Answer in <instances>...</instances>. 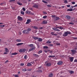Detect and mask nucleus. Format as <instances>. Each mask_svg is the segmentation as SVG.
Listing matches in <instances>:
<instances>
[{"mask_svg": "<svg viewBox=\"0 0 77 77\" xmlns=\"http://www.w3.org/2000/svg\"><path fill=\"white\" fill-rule=\"evenodd\" d=\"M52 18H54V20H59L60 19V18H59V17H56V16L55 15H52Z\"/></svg>", "mask_w": 77, "mask_h": 77, "instance_id": "f257e3e1", "label": "nucleus"}, {"mask_svg": "<svg viewBox=\"0 0 77 77\" xmlns=\"http://www.w3.org/2000/svg\"><path fill=\"white\" fill-rule=\"evenodd\" d=\"M23 33L24 34H29V32H28L27 30H25L23 31Z\"/></svg>", "mask_w": 77, "mask_h": 77, "instance_id": "f03ea898", "label": "nucleus"}, {"mask_svg": "<svg viewBox=\"0 0 77 77\" xmlns=\"http://www.w3.org/2000/svg\"><path fill=\"white\" fill-rule=\"evenodd\" d=\"M63 61H59L57 63V64L58 65H62L63 64Z\"/></svg>", "mask_w": 77, "mask_h": 77, "instance_id": "7ed1b4c3", "label": "nucleus"}, {"mask_svg": "<svg viewBox=\"0 0 77 77\" xmlns=\"http://www.w3.org/2000/svg\"><path fill=\"white\" fill-rule=\"evenodd\" d=\"M68 35V32L67 31L65 32L64 34L63 35V36H67Z\"/></svg>", "mask_w": 77, "mask_h": 77, "instance_id": "20e7f679", "label": "nucleus"}, {"mask_svg": "<svg viewBox=\"0 0 77 77\" xmlns=\"http://www.w3.org/2000/svg\"><path fill=\"white\" fill-rule=\"evenodd\" d=\"M30 22H32V21H31V20L30 19H28L27 20V22H26V24H29Z\"/></svg>", "mask_w": 77, "mask_h": 77, "instance_id": "39448f33", "label": "nucleus"}, {"mask_svg": "<svg viewBox=\"0 0 77 77\" xmlns=\"http://www.w3.org/2000/svg\"><path fill=\"white\" fill-rule=\"evenodd\" d=\"M53 29L54 31H57V32H59L60 31V30L59 29H58L55 27L53 28Z\"/></svg>", "mask_w": 77, "mask_h": 77, "instance_id": "423d86ee", "label": "nucleus"}, {"mask_svg": "<svg viewBox=\"0 0 77 77\" xmlns=\"http://www.w3.org/2000/svg\"><path fill=\"white\" fill-rule=\"evenodd\" d=\"M66 20H70V19L71 18V17L69 16V15H66Z\"/></svg>", "mask_w": 77, "mask_h": 77, "instance_id": "0eeeda50", "label": "nucleus"}, {"mask_svg": "<svg viewBox=\"0 0 77 77\" xmlns=\"http://www.w3.org/2000/svg\"><path fill=\"white\" fill-rule=\"evenodd\" d=\"M72 53V54H75V53H76V51L75 50L73 49L71 50Z\"/></svg>", "mask_w": 77, "mask_h": 77, "instance_id": "6e6552de", "label": "nucleus"}, {"mask_svg": "<svg viewBox=\"0 0 77 77\" xmlns=\"http://www.w3.org/2000/svg\"><path fill=\"white\" fill-rule=\"evenodd\" d=\"M69 59L70 61V62H72L73 61V60L74 59V57H69Z\"/></svg>", "mask_w": 77, "mask_h": 77, "instance_id": "1a4fd4ad", "label": "nucleus"}, {"mask_svg": "<svg viewBox=\"0 0 77 77\" xmlns=\"http://www.w3.org/2000/svg\"><path fill=\"white\" fill-rule=\"evenodd\" d=\"M17 18L19 21H22V20H23V18H22L21 17L18 16Z\"/></svg>", "mask_w": 77, "mask_h": 77, "instance_id": "9d476101", "label": "nucleus"}, {"mask_svg": "<svg viewBox=\"0 0 77 77\" xmlns=\"http://www.w3.org/2000/svg\"><path fill=\"white\" fill-rule=\"evenodd\" d=\"M56 28H57V29H61V30H62L63 29V27L60 26H56Z\"/></svg>", "mask_w": 77, "mask_h": 77, "instance_id": "9b49d317", "label": "nucleus"}, {"mask_svg": "<svg viewBox=\"0 0 77 77\" xmlns=\"http://www.w3.org/2000/svg\"><path fill=\"white\" fill-rule=\"evenodd\" d=\"M51 65V64L50 63H47L46 64V66H50Z\"/></svg>", "mask_w": 77, "mask_h": 77, "instance_id": "f8f14e48", "label": "nucleus"}, {"mask_svg": "<svg viewBox=\"0 0 77 77\" xmlns=\"http://www.w3.org/2000/svg\"><path fill=\"white\" fill-rule=\"evenodd\" d=\"M33 8H38V5L36 4H34L33 6Z\"/></svg>", "mask_w": 77, "mask_h": 77, "instance_id": "ddd939ff", "label": "nucleus"}, {"mask_svg": "<svg viewBox=\"0 0 77 77\" xmlns=\"http://www.w3.org/2000/svg\"><path fill=\"white\" fill-rule=\"evenodd\" d=\"M69 72L70 74H74V71H72V70H69Z\"/></svg>", "mask_w": 77, "mask_h": 77, "instance_id": "4468645a", "label": "nucleus"}, {"mask_svg": "<svg viewBox=\"0 0 77 77\" xmlns=\"http://www.w3.org/2000/svg\"><path fill=\"white\" fill-rule=\"evenodd\" d=\"M44 52H45V53H47L48 51H50V50L49 49H45L44 50Z\"/></svg>", "mask_w": 77, "mask_h": 77, "instance_id": "2eb2a0df", "label": "nucleus"}, {"mask_svg": "<svg viewBox=\"0 0 77 77\" xmlns=\"http://www.w3.org/2000/svg\"><path fill=\"white\" fill-rule=\"evenodd\" d=\"M33 55L34 56H35V57H38L39 56V55L36 54H33Z\"/></svg>", "mask_w": 77, "mask_h": 77, "instance_id": "dca6fc26", "label": "nucleus"}, {"mask_svg": "<svg viewBox=\"0 0 77 77\" xmlns=\"http://www.w3.org/2000/svg\"><path fill=\"white\" fill-rule=\"evenodd\" d=\"M47 21H45V20H44L42 22V24H47Z\"/></svg>", "mask_w": 77, "mask_h": 77, "instance_id": "f3484780", "label": "nucleus"}, {"mask_svg": "<svg viewBox=\"0 0 77 77\" xmlns=\"http://www.w3.org/2000/svg\"><path fill=\"white\" fill-rule=\"evenodd\" d=\"M35 48L32 47L31 48L29 49V51H32V50H35Z\"/></svg>", "mask_w": 77, "mask_h": 77, "instance_id": "a211bd4d", "label": "nucleus"}, {"mask_svg": "<svg viewBox=\"0 0 77 77\" xmlns=\"http://www.w3.org/2000/svg\"><path fill=\"white\" fill-rule=\"evenodd\" d=\"M38 42H41V41H42V39L41 38L38 37Z\"/></svg>", "mask_w": 77, "mask_h": 77, "instance_id": "6ab92c4d", "label": "nucleus"}, {"mask_svg": "<svg viewBox=\"0 0 77 77\" xmlns=\"http://www.w3.org/2000/svg\"><path fill=\"white\" fill-rule=\"evenodd\" d=\"M32 27H33V28L34 29H35L36 30L37 29H38V28L37 27V26H32Z\"/></svg>", "mask_w": 77, "mask_h": 77, "instance_id": "aec40b11", "label": "nucleus"}, {"mask_svg": "<svg viewBox=\"0 0 77 77\" xmlns=\"http://www.w3.org/2000/svg\"><path fill=\"white\" fill-rule=\"evenodd\" d=\"M17 4H18V5H19L20 6H21V5H23V4H22V3H20L19 2H17Z\"/></svg>", "mask_w": 77, "mask_h": 77, "instance_id": "412c9836", "label": "nucleus"}, {"mask_svg": "<svg viewBox=\"0 0 77 77\" xmlns=\"http://www.w3.org/2000/svg\"><path fill=\"white\" fill-rule=\"evenodd\" d=\"M38 38L36 37H33V39H35V40H36L37 39H38Z\"/></svg>", "mask_w": 77, "mask_h": 77, "instance_id": "4be33fe9", "label": "nucleus"}, {"mask_svg": "<svg viewBox=\"0 0 77 77\" xmlns=\"http://www.w3.org/2000/svg\"><path fill=\"white\" fill-rule=\"evenodd\" d=\"M11 55H17V54H18V53H12L11 54Z\"/></svg>", "mask_w": 77, "mask_h": 77, "instance_id": "5701e85b", "label": "nucleus"}, {"mask_svg": "<svg viewBox=\"0 0 77 77\" xmlns=\"http://www.w3.org/2000/svg\"><path fill=\"white\" fill-rule=\"evenodd\" d=\"M16 41L18 42H21V39H16Z\"/></svg>", "mask_w": 77, "mask_h": 77, "instance_id": "b1692460", "label": "nucleus"}, {"mask_svg": "<svg viewBox=\"0 0 77 77\" xmlns=\"http://www.w3.org/2000/svg\"><path fill=\"white\" fill-rule=\"evenodd\" d=\"M53 76V74L52 73H50L49 75V77H52Z\"/></svg>", "mask_w": 77, "mask_h": 77, "instance_id": "393cba45", "label": "nucleus"}, {"mask_svg": "<svg viewBox=\"0 0 77 77\" xmlns=\"http://www.w3.org/2000/svg\"><path fill=\"white\" fill-rule=\"evenodd\" d=\"M67 11H72V8H69L67 10Z\"/></svg>", "mask_w": 77, "mask_h": 77, "instance_id": "a878e982", "label": "nucleus"}, {"mask_svg": "<svg viewBox=\"0 0 77 77\" xmlns=\"http://www.w3.org/2000/svg\"><path fill=\"white\" fill-rule=\"evenodd\" d=\"M51 35H54L55 36H57V34H54V32H52L51 33Z\"/></svg>", "mask_w": 77, "mask_h": 77, "instance_id": "bb28decb", "label": "nucleus"}, {"mask_svg": "<svg viewBox=\"0 0 77 77\" xmlns=\"http://www.w3.org/2000/svg\"><path fill=\"white\" fill-rule=\"evenodd\" d=\"M22 44H23V43H18L16 45H17V46H19L20 45H22Z\"/></svg>", "mask_w": 77, "mask_h": 77, "instance_id": "cd10ccee", "label": "nucleus"}, {"mask_svg": "<svg viewBox=\"0 0 77 77\" xmlns=\"http://www.w3.org/2000/svg\"><path fill=\"white\" fill-rule=\"evenodd\" d=\"M24 50L23 49H20V50H19V52H24Z\"/></svg>", "mask_w": 77, "mask_h": 77, "instance_id": "c85d7f7f", "label": "nucleus"}, {"mask_svg": "<svg viewBox=\"0 0 77 77\" xmlns=\"http://www.w3.org/2000/svg\"><path fill=\"white\" fill-rule=\"evenodd\" d=\"M28 46H29V47H33V45L32 44H31L30 45H29Z\"/></svg>", "mask_w": 77, "mask_h": 77, "instance_id": "c756f323", "label": "nucleus"}, {"mask_svg": "<svg viewBox=\"0 0 77 77\" xmlns=\"http://www.w3.org/2000/svg\"><path fill=\"white\" fill-rule=\"evenodd\" d=\"M42 53V51L40 50L38 52V54H41V53Z\"/></svg>", "mask_w": 77, "mask_h": 77, "instance_id": "7c9ffc66", "label": "nucleus"}, {"mask_svg": "<svg viewBox=\"0 0 77 77\" xmlns=\"http://www.w3.org/2000/svg\"><path fill=\"white\" fill-rule=\"evenodd\" d=\"M5 51L7 53V52H8L9 51V50H8L7 48H6L5 49Z\"/></svg>", "mask_w": 77, "mask_h": 77, "instance_id": "2f4dec72", "label": "nucleus"}, {"mask_svg": "<svg viewBox=\"0 0 77 77\" xmlns=\"http://www.w3.org/2000/svg\"><path fill=\"white\" fill-rule=\"evenodd\" d=\"M32 65V64L30 63H28L27 64V66H31Z\"/></svg>", "mask_w": 77, "mask_h": 77, "instance_id": "473e14b6", "label": "nucleus"}, {"mask_svg": "<svg viewBox=\"0 0 77 77\" xmlns=\"http://www.w3.org/2000/svg\"><path fill=\"white\" fill-rule=\"evenodd\" d=\"M55 56H54V55H53V56H51V55H50L49 56H48V57H53V58H54V57H55Z\"/></svg>", "mask_w": 77, "mask_h": 77, "instance_id": "72a5a7b5", "label": "nucleus"}, {"mask_svg": "<svg viewBox=\"0 0 77 77\" xmlns=\"http://www.w3.org/2000/svg\"><path fill=\"white\" fill-rule=\"evenodd\" d=\"M5 26V25H0V27H4Z\"/></svg>", "mask_w": 77, "mask_h": 77, "instance_id": "f704fd0d", "label": "nucleus"}, {"mask_svg": "<svg viewBox=\"0 0 77 77\" xmlns=\"http://www.w3.org/2000/svg\"><path fill=\"white\" fill-rule=\"evenodd\" d=\"M13 75L15 77H19L18 74Z\"/></svg>", "mask_w": 77, "mask_h": 77, "instance_id": "c9c22d12", "label": "nucleus"}, {"mask_svg": "<svg viewBox=\"0 0 77 77\" xmlns=\"http://www.w3.org/2000/svg\"><path fill=\"white\" fill-rule=\"evenodd\" d=\"M20 14L22 15H24V12L23 11H22L20 12Z\"/></svg>", "mask_w": 77, "mask_h": 77, "instance_id": "e433bc0d", "label": "nucleus"}, {"mask_svg": "<svg viewBox=\"0 0 77 77\" xmlns=\"http://www.w3.org/2000/svg\"><path fill=\"white\" fill-rule=\"evenodd\" d=\"M43 48H44L45 49H48V46H45L43 47Z\"/></svg>", "mask_w": 77, "mask_h": 77, "instance_id": "4c0bfd02", "label": "nucleus"}, {"mask_svg": "<svg viewBox=\"0 0 77 77\" xmlns=\"http://www.w3.org/2000/svg\"><path fill=\"white\" fill-rule=\"evenodd\" d=\"M46 43L47 44H51V42L49 41L48 40L46 42Z\"/></svg>", "mask_w": 77, "mask_h": 77, "instance_id": "58836bf2", "label": "nucleus"}, {"mask_svg": "<svg viewBox=\"0 0 77 77\" xmlns=\"http://www.w3.org/2000/svg\"><path fill=\"white\" fill-rule=\"evenodd\" d=\"M43 14H45V15H46L47 14V12H45V11H43Z\"/></svg>", "mask_w": 77, "mask_h": 77, "instance_id": "ea45409f", "label": "nucleus"}, {"mask_svg": "<svg viewBox=\"0 0 77 77\" xmlns=\"http://www.w3.org/2000/svg\"><path fill=\"white\" fill-rule=\"evenodd\" d=\"M26 14H30V12H31V11H26Z\"/></svg>", "mask_w": 77, "mask_h": 77, "instance_id": "a19ab883", "label": "nucleus"}, {"mask_svg": "<svg viewBox=\"0 0 77 77\" xmlns=\"http://www.w3.org/2000/svg\"><path fill=\"white\" fill-rule=\"evenodd\" d=\"M28 32H30L31 31V29L30 28H28L27 30Z\"/></svg>", "mask_w": 77, "mask_h": 77, "instance_id": "79ce46f5", "label": "nucleus"}, {"mask_svg": "<svg viewBox=\"0 0 77 77\" xmlns=\"http://www.w3.org/2000/svg\"><path fill=\"white\" fill-rule=\"evenodd\" d=\"M42 2H43V3H46V4H47L48 3L47 2L45 1L42 0Z\"/></svg>", "mask_w": 77, "mask_h": 77, "instance_id": "37998d69", "label": "nucleus"}, {"mask_svg": "<svg viewBox=\"0 0 77 77\" xmlns=\"http://www.w3.org/2000/svg\"><path fill=\"white\" fill-rule=\"evenodd\" d=\"M43 18L44 19H45V18H47V16H44L43 17Z\"/></svg>", "mask_w": 77, "mask_h": 77, "instance_id": "c03bdc74", "label": "nucleus"}, {"mask_svg": "<svg viewBox=\"0 0 77 77\" xmlns=\"http://www.w3.org/2000/svg\"><path fill=\"white\" fill-rule=\"evenodd\" d=\"M48 46H50V47H53V45H52L51 44H49Z\"/></svg>", "mask_w": 77, "mask_h": 77, "instance_id": "a18cd8bd", "label": "nucleus"}, {"mask_svg": "<svg viewBox=\"0 0 77 77\" xmlns=\"http://www.w3.org/2000/svg\"><path fill=\"white\" fill-rule=\"evenodd\" d=\"M27 55H25L24 56V58L25 59H27Z\"/></svg>", "mask_w": 77, "mask_h": 77, "instance_id": "49530a36", "label": "nucleus"}, {"mask_svg": "<svg viewBox=\"0 0 77 77\" xmlns=\"http://www.w3.org/2000/svg\"><path fill=\"white\" fill-rule=\"evenodd\" d=\"M56 44L57 45H60V43H56Z\"/></svg>", "mask_w": 77, "mask_h": 77, "instance_id": "de8ad7c7", "label": "nucleus"}, {"mask_svg": "<svg viewBox=\"0 0 77 77\" xmlns=\"http://www.w3.org/2000/svg\"><path fill=\"white\" fill-rule=\"evenodd\" d=\"M9 2H15V0H10L9 1Z\"/></svg>", "mask_w": 77, "mask_h": 77, "instance_id": "09e8293b", "label": "nucleus"}, {"mask_svg": "<svg viewBox=\"0 0 77 77\" xmlns=\"http://www.w3.org/2000/svg\"><path fill=\"white\" fill-rule=\"evenodd\" d=\"M39 29H40L41 30H42V29H43V27H39Z\"/></svg>", "mask_w": 77, "mask_h": 77, "instance_id": "8fccbe9b", "label": "nucleus"}, {"mask_svg": "<svg viewBox=\"0 0 77 77\" xmlns=\"http://www.w3.org/2000/svg\"><path fill=\"white\" fill-rule=\"evenodd\" d=\"M64 3H68V1L67 0H65Z\"/></svg>", "mask_w": 77, "mask_h": 77, "instance_id": "3c124183", "label": "nucleus"}, {"mask_svg": "<svg viewBox=\"0 0 77 77\" xmlns=\"http://www.w3.org/2000/svg\"><path fill=\"white\" fill-rule=\"evenodd\" d=\"M23 11H26V8H24L23 7Z\"/></svg>", "mask_w": 77, "mask_h": 77, "instance_id": "603ef678", "label": "nucleus"}, {"mask_svg": "<svg viewBox=\"0 0 77 77\" xmlns=\"http://www.w3.org/2000/svg\"><path fill=\"white\" fill-rule=\"evenodd\" d=\"M24 63H21L20 65V66H24Z\"/></svg>", "mask_w": 77, "mask_h": 77, "instance_id": "864d4df0", "label": "nucleus"}, {"mask_svg": "<svg viewBox=\"0 0 77 77\" xmlns=\"http://www.w3.org/2000/svg\"><path fill=\"white\" fill-rule=\"evenodd\" d=\"M68 32V34H71V32H70L69 31H67Z\"/></svg>", "mask_w": 77, "mask_h": 77, "instance_id": "5fc2aeb1", "label": "nucleus"}, {"mask_svg": "<svg viewBox=\"0 0 77 77\" xmlns=\"http://www.w3.org/2000/svg\"><path fill=\"white\" fill-rule=\"evenodd\" d=\"M47 6H48V7H49V8L51 7V6L49 5H47Z\"/></svg>", "mask_w": 77, "mask_h": 77, "instance_id": "6e6d98bb", "label": "nucleus"}, {"mask_svg": "<svg viewBox=\"0 0 77 77\" xmlns=\"http://www.w3.org/2000/svg\"><path fill=\"white\" fill-rule=\"evenodd\" d=\"M74 62H77V59H75L74 60Z\"/></svg>", "mask_w": 77, "mask_h": 77, "instance_id": "4d7b16f0", "label": "nucleus"}, {"mask_svg": "<svg viewBox=\"0 0 77 77\" xmlns=\"http://www.w3.org/2000/svg\"><path fill=\"white\" fill-rule=\"evenodd\" d=\"M62 33L61 32H60V33H58V35H62Z\"/></svg>", "mask_w": 77, "mask_h": 77, "instance_id": "13d9d810", "label": "nucleus"}, {"mask_svg": "<svg viewBox=\"0 0 77 77\" xmlns=\"http://www.w3.org/2000/svg\"><path fill=\"white\" fill-rule=\"evenodd\" d=\"M9 62V60H7L6 61H5V63H8V62Z\"/></svg>", "mask_w": 77, "mask_h": 77, "instance_id": "bf43d9fd", "label": "nucleus"}, {"mask_svg": "<svg viewBox=\"0 0 77 77\" xmlns=\"http://www.w3.org/2000/svg\"><path fill=\"white\" fill-rule=\"evenodd\" d=\"M72 5H74L75 4V2H72Z\"/></svg>", "mask_w": 77, "mask_h": 77, "instance_id": "052dcab7", "label": "nucleus"}, {"mask_svg": "<svg viewBox=\"0 0 77 77\" xmlns=\"http://www.w3.org/2000/svg\"><path fill=\"white\" fill-rule=\"evenodd\" d=\"M69 24H72V25H74V23L72 22L69 23Z\"/></svg>", "mask_w": 77, "mask_h": 77, "instance_id": "680f3d73", "label": "nucleus"}, {"mask_svg": "<svg viewBox=\"0 0 77 77\" xmlns=\"http://www.w3.org/2000/svg\"><path fill=\"white\" fill-rule=\"evenodd\" d=\"M70 6H71V5H67V7H68V8H69Z\"/></svg>", "mask_w": 77, "mask_h": 77, "instance_id": "e2e57ef3", "label": "nucleus"}, {"mask_svg": "<svg viewBox=\"0 0 77 77\" xmlns=\"http://www.w3.org/2000/svg\"><path fill=\"white\" fill-rule=\"evenodd\" d=\"M31 70H32V69H28V71H31Z\"/></svg>", "mask_w": 77, "mask_h": 77, "instance_id": "0e129e2a", "label": "nucleus"}, {"mask_svg": "<svg viewBox=\"0 0 77 77\" xmlns=\"http://www.w3.org/2000/svg\"><path fill=\"white\" fill-rule=\"evenodd\" d=\"M73 7H74V8H75V7H77V4L75 5V6H74Z\"/></svg>", "mask_w": 77, "mask_h": 77, "instance_id": "69168bd1", "label": "nucleus"}, {"mask_svg": "<svg viewBox=\"0 0 77 77\" xmlns=\"http://www.w3.org/2000/svg\"><path fill=\"white\" fill-rule=\"evenodd\" d=\"M31 63H32V64H34V62H33V61H32V62H31Z\"/></svg>", "mask_w": 77, "mask_h": 77, "instance_id": "338daca9", "label": "nucleus"}, {"mask_svg": "<svg viewBox=\"0 0 77 77\" xmlns=\"http://www.w3.org/2000/svg\"><path fill=\"white\" fill-rule=\"evenodd\" d=\"M3 5V3H1L0 4V5Z\"/></svg>", "mask_w": 77, "mask_h": 77, "instance_id": "774afa93", "label": "nucleus"}]
</instances>
